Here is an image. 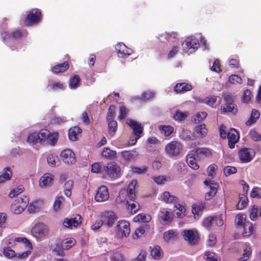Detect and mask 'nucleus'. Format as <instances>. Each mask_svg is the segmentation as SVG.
<instances>
[{
  "mask_svg": "<svg viewBox=\"0 0 261 261\" xmlns=\"http://www.w3.org/2000/svg\"><path fill=\"white\" fill-rule=\"evenodd\" d=\"M183 149L182 144L178 141H172L167 143L165 147L166 154L170 157L179 156Z\"/></svg>",
  "mask_w": 261,
  "mask_h": 261,
  "instance_id": "nucleus-1",
  "label": "nucleus"
},
{
  "mask_svg": "<svg viewBox=\"0 0 261 261\" xmlns=\"http://www.w3.org/2000/svg\"><path fill=\"white\" fill-rule=\"evenodd\" d=\"M128 125L132 128L133 134L135 138H130L128 143L130 145H135L137 140L139 139L143 134L144 127L143 125L133 119L128 120Z\"/></svg>",
  "mask_w": 261,
  "mask_h": 261,
  "instance_id": "nucleus-2",
  "label": "nucleus"
},
{
  "mask_svg": "<svg viewBox=\"0 0 261 261\" xmlns=\"http://www.w3.org/2000/svg\"><path fill=\"white\" fill-rule=\"evenodd\" d=\"M29 198L25 196L17 197L11 205V211L15 214L21 213L27 207Z\"/></svg>",
  "mask_w": 261,
  "mask_h": 261,
  "instance_id": "nucleus-3",
  "label": "nucleus"
},
{
  "mask_svg": "<svg viewBox=\"0 0 261 261\" xmlns=\"http://www.w3.org/2000/svg\"><path fill=\"white\" fill-rule=\"evenodd\" d=\"M103 171L108 177L112 180L117 179L121 176V168L114 162L108 163L104 166Z\"/></svg>",
  "mask_w": 261,
  "mask_h": 261,
  "instance_id": "nucleus-4",
  "label": "nucleus"
},
{
  "mask_svg": "<svg viewBox=\"0 0 261 261\" xmlns=\"http://www.w3.org/2000/svg\"><path fill=\"white\" fill-rule=\"evenodd\" d=\"M225 103L221 107V113H236L238 111L237 106L234 103V97L227 94L224 95Z\"/></svg>",
  "mask_w": 261,
  "mask_h": 261,
  "instance_id": "nucleus-5",
  "label": "nucleus"
},
{
  "mask_svg": "<svg viewBox=\"0 0 261 261\" xmlns=\"http://www.w3.org/2000/svg\"><path fill=\"white\" fill-rule=\"evenodd\" d=\"M24 20L25 25H32L39 23L42 17L41 11L37 8L33 9L29 11Z\"/></svg>",
  "mask_w": 261,
  "mask_h": 261,
  "instance_id": "nucleus-6",
  "label": "nucleus"
},
{
  "mask_svg": "<svg viewBox=\"0 0 261 261\" xmlns=\"http://www.w3.org/2000/svg\"><path fill=\"white\" fill-rule=\"evenodd\" d=\"M183 49L186 53H192L195 52L199 47V40L196 37H189L182 43Z\"/></svg>",
  "mask_w": 261,
  "mask_h": 261,
  "instance_id": "nucleus-7",
  "label": "nucleus"
},
{
  "mask_svg": "<svg viewBox=\"0 0 261 261\" xmlns=\"http://www.w3.org/2000/svg\"><path fill=\"white\" fill-rule=\"evenodd\" d=\"M255 155L253 149L248 148H241L238 151V155L241 163H248L250 162Z\"/></svg>",
  "mask_w": 261,
  "mask_h": 261,
  "instance_id": "nucleus-8",
  "label": "nucleus"
},
{
  "mask_svg": "<svg viewBox=\"0 0 261 261\" xmlns=\"http://www.w3.org/2000/svg\"><path fill=\"white\" fill-rule=\"evenodd\" d=\"M115 49L118 57L121 58H127L133 53L131 48L127 47L122 43H119L116 44Z\"/></svg>",
  "mask_w": 261,
  "mask_h": 261,
  "instance_id": "nucleus-9",
  "label": "nucleus"
},
{
  "mask_svg": "<svg viewBox=\"0 0 261 261\" xmlns=\"http://www.w3.org/2000/svg\"><path fill=\"white\" fill-rule=\"evenodd\" d=\"M60 156L63 161L66 164H73L76 162L75 154L70 149L63 150L61 152Z\"/></svg>",
  "mask_w": 261,
  "mask_h": 261,
  "instance_id": "nucleus-10",
  "label": "nucleus"
},
{
  "mask_svg": "<svg viewBox=\"0 0 261 261\" xmlns=\"http://www.w3.org/2000/svg\"><path fill=\"white\" fill-rule=\"evenodd\" d=\"M117 228L118 234H120L121 237H127L130 233V226L128 221L125 220L119 221L117 225Z\"/></svg>",
  "mask_w": 261,
  "mask_h": 261,
  "instance_id": "nucleus-11",
  "label": "nucleus"
},
{
  "mask_svg": "<svg viewBox=\"0 0 261 261\" xmlns=\"http://www.w3.org/2000/svg\"><path fill=\"white\" fill-rule=\"evenodd\" d=\"M109 198L108 188L105 186H100L97 190L95 199L97 202H103Z\"/></svg>",
  "mask_w": 261,
  "mask_h": 261,
  "instance_id": "nucleus-12",
  "label": "nucleus"
},
{
  "mask_svg": "<svg viewBox=\"0 0 261 261\" xmlns=\"http://www.w3.org/2000/svg\"><path fill=\"white\" fill-rule=\"evenodd\" d=\"M228 144L230 148L234 147L235 144L239 141L240 136L239 133L234 128H231L227 133Z\"/></svg>",
  "mask_w": 261,
  "mask_h": 261,
  "instance_id": "nucleus-13",
  "label": "nucleus"
},
{
  "mask_svg": "<svg viewBox=\"0 0 261 261\" xmlns=\"http://www.w3.org/2000/svg\"><path fill=\"white\" fill-rule=\"evenodd\" d=\"M48 231L47 227L42 223H38L32 228V233L36 238L45 235Z\"/></svg>",
  "mask_w": 261,
  "mask_h": 261,
  "instance_id": "nucleus-14",
  "label": "nucleus"
},
{
  "mask_svg": "<svg viewBox=\"0 0 261 261\" xmlns=\"http://www.w3.org/2000/svg\"><path fill=\"white\" fill-rule=\"evenodd\" d=\"M81 219V216L76 214L73 218L65 219L63 221V225L68 228H71L72 227H76L81 224L82 221Z\"/></svg>",
  "mask_w": 261,
  "mask_h": 261,
  "instance_id": "nucleus-15",
  "label": "nucleus"
},
{
  "mask_svg": "<svg viewBox=\"0 0 261 261\" xmlns=\"http://www.w3.org/2000/svg\"><path fill=\"white\" fill-rule=\"evenodd\" d=\"M134 199H130L126 189H122L120 191L118 196L116 198V202L117 204L124 203L125 205L126 203H128L129 200L132 201Z\"/></svg>",
  "mask_w": 261,
  "mask_h": 261,
  "instance_id": "nucleus-16",
  "label": "nucleus"
},
{
  "mask_svg": "<svg viewBox=\"0 0 261 261\" xmlns=\"http://www.w3.org/2000/svg\"><path fill=\"white\" fill-rule=\"evenodd\" d=\"M172 214L167 208H162L159 212V220L165 224L171 222L172 220Z\"/></svg>",
  "mask_w": 261,
  "mask_h": 261,
  "instance_id": "nucleus-17",
  "label": "nucleus"
},
{
  "mask_svg": "<svg viewBox=\"0 0 261 261\" xmlns=\"http://www.w3.org/2000/svg\"><path fill=\"white\" fill-rule=\"evenodd\" d=\"M185 240L189 241L191 244H195L198 241V237L197 233H195L192 230H184L182 231Z\"/></svg>",
  "mask_w": 261,
  "mask_h": 261,
  "instance_id": "nucleus-18",
  "label": "nucleus"
},
{
  "mask_svg": "<svg viewBox=\"0 0 261 261\" xmlns=\"http://www.w3.org/2000/svg\"><path fill=\"white\" fill-rule=\"evenodd\" d=\"M17 243L22 244L23 246H25L27 243L30 244L29 241L25 238H16L15 239H10L6 241L7 247H9L10 248L16 245Z\"/></svg>",
  "mask_w": 261,
  "mask_h": 261,
  "instance_id": "nucleus-19",
  "label": "nucleus"
},
{
  "mask_svg": "<svg viewBox=\"0 0 261 261\" xmlns=\"http://www.w3.org/2000/svg\"><path fill=\"white\" fill-rule=\"evenodd\" d=\"M193 88L191 84L186 83H177L174 87V91L177 93H184L192 90Z\"/></svg>",
  "mask_w": 261,
  "mask_h": 261,
  "instance_id": "nucleus-20",
  "label": "nucleus"
},
{
  "mask_svg": "<svg viewBox=\"0 0 261 261\" xmlns=\"http://www.w3.org/2000/svg\"><path fill=\"white\" fill-rule=\"evenodd\" d=\"M82 132V129L78 126H74L68 130V138L72 141H75L78 139V136Z\"/></svg>",
  "mask_w": 261,
  "mask_h": 261,
  "instance_id": "nucleus-21",
  "label": "nucleus"
},
{
  "mask_svg": "<svg viewBox=\"0 0 261 261\" xmlns=\"http://www.w3.org/2000/svg\"><path fill=\"white\" fill-rule=\"evenodd\" d=\"M194 133L196 137L203 138L207 135V129L205 127V125L202 124L196 126Z\"/></svg>",
  "mask_w": 261,
  "mask_h": 261,
  "instance_id": "nucleus-22",
  "label": "nucleus"
},
{
  "mask_svg": "<svg viewBox=\"0 0 261 261\" xmlns=\"http://www.w3.org/2000/svg\"><path fill=\"white\" fill-rule=\"evenodd\" d=\"M54 175L50 173H45L40 179L39 185L41 187L49 186L53 180Z\"/></svg>",
  "mask_w": 261,
  "mask_h": 261,
  "instance_id": "nucleus-23",
  "label": "nucleus"
},
{
  "mask_svg": "<svg viewBox=\"0 0 261 261\" xmlns=\"http://www.w3.org/2000/svg\"><path fill=\"white\" fill-rule=\"evenodd\" d=\"M81 79L79 75L75 74L70 77L69 80V87L71 89H76L80 85Z\"/></svg>",
  "mask_w": 261,
  "mask_h": 261,
  "instance_id": "nucleus-24",
  "label": "nucleus"
},
{
  "mask_svg": "<svg viewBox=\"0 0 261 261\" xmlns=\"http://www.w3.org/2000/svg\"><path fill=\"white\" fill-rule=\"evenodd\" d=\"M69 67L68 61H65L63 63L55 65L51 69V71L56 73L63 72L68 69Z\"/></svg>",
  "mask_w": 261,
  "mask_h": 261,
  "instance_id": "nucleus-25",
  "label": "nucleus"
},
{
  "mask_svg": "<svg viewBox=\"0 0 261 261\" xmlns=\"http://www.w3.org/2000/svg\"><path fill=\"white\" fill-rule=\"evenodd\" d=\"M195 154L198 158L201 157H211L213 153L209 148H198L195 150Z\"/></svg>",
  "mask_w": 261,
  "mask_h": 261,
  "instance_id": "nucleus-26",
  "label": "nucleus"
},
{
  "mask_svg": "<svg viewBox=\"0 0 261 261\" xmlns=\"http://www.w3.org/2000/svg\"><path fill=\"white\" fill-rule=\"evenodd\" d=\"M22 37V33L19 30H16L11 33H8L4 37V41L7 42L8 39L17 40Z\"/></svg>",
  "mask_w": 261,
  "mask_h": 261,
  "instance_id": "nucleus-27",
  "label": "nucleus"
},
{
  "mask_svg": "<svg viewBox=\"0 0 261 261\" xmlns=\"http://www.w3.org/2000/svg\"><path fill=\"white\" fill-rule=\"evenodd\" d=\"M136 153L135 150H125L121 152V156L124 161L129 162L135 159Z\"/></svg>",
  "mask_w": 261,
  "mask_h": 261,
  "instance_id": "nucleus-28",
  "label": "nucleus"
},
{
  "mask_svg": "<svg viewBox=\"0 0 261 261\" xmlns=\"http://www.w3.org/2000/svg\"><path fill=\"white\" fill-rule=\"evenodd\" d=\"M205 205L203 203H198L192 206V213L195 218H199L201 215L202 212L204 208Z\"/></svg>",
  "mask_w": 261,
  "mask_h": 261,
  "instance_id": "nucleus-29",
  "label": "nucleus"
},
{
  "mask_svg": "<svg viewBox=\"0 0 261 261\" xmlns=\"http://www.w3.org/2000/svg\"><path fill=\"white\" fill-rule=\"evenodd\" d=\"M259 112L256 109H253L252 110L250 118L246 122V124L247 126H251L252 124H254L256 122L257 119L259 118Z\"/></svg>",
  "mask_w": 261,
  "mask_h": 261,
  "instance_id": "nucleus-30",
  "label": "nucleus"
},
{
  "mask_svg": "<svg viewBox=\"0 0 261 261\" xmlns=\"http://www.w3.org/2000/svg\"><path fill=\"white\" fill-rule=\"evenodd\" d=\"M159 129L162 135L166 137L170 136L174 131V128L170 125H161L159 126Z\"/></svg>",
  "mask_w": 261,
  "mask_h": 261,
  "instance_id": "nucleus-31",
  "label": "nucleus"
},
{
  "mask_svg": "<svg viewBox=\"0 0 261 261\" xmlns=\"http://www.w3.org/2000/svg\"><path fill=\"white\" fill-rule=\"evenodd\" d=\"M108 122V133L111 137L115 136L117 129V122L116 121L111 120L107 121Z\"/></svg>",
  "mask_w": 261,
  "mask_h": 261,
  "instance_id": "nucleus-32",
  "label": "nucleus"
},
{
  "mask_svg": "<svg viewBox=\"0 0 261 261\" xmlns=\"http://www.w3.org/2000/svg\"><path fill=\"white\" fill-rule=\"evenodd\" d=\"M137 184V180L136 179L133 180L128 185L127 189H126L127 192L129 195L130 199L136 197L135 188Z\"/></svg>",
  "mask_w": 261,
  "mask_h": 261,
  "instance_id": "nucleus-33",
  "label": "nucleus"
},
{
  "mask_svg": "<svg viewBox=\"0 0 261 261\" xmlns=\"http://www.w3.org/2000/svg\"><path fill=\"white\" fill-rule=\"evenodd\" d=\"M12 176V171L9 167H6L3 169L2 174L0 175V183L5 182L10 179Z\"/></svg>",
  "mask_w": 261,
  "mask_h": 261,
  "instance_id": "nucleus-34",
  "label": "nucleus"
},
{
  "mask_svg": "<svg viewBox=\"0 0 261 261\" xmlns=\"http://www.w3.org/2000/svg\"><path fill=\"white\" fill-rule=\"evenodd\" d=\"M243 231L242 234L244 237L250 236L253 231V227L251 223L250 222H246L242 227Z\"/></svg>",
  "mask_w": 261,
  "mask_h": 261,
  "instance_id": "nucleus-35",
  "label": "nucleus"
},
{
  "mask_svg": "<svg viewBox=\"0 0 261 261\" xmlns=\"http://www.w3.org/2000/svg\"><path fill=\"white\" fill-rule=\"evenodd\" d=\"M149 228L148 225L145 224L144 226H142L138 228L135 233L133 235V238L134 239H137L139 238L142 234L148 230Z\"/></svg>",
  "mask_w": 261,
  "mask_h": 261,
  "instance_id": "nucleus-36",
  "label": "nucleus"
},
{
  "mask_svg": "<svg viewBox=\"0 0 261 261\" xmlns=\"http://www.w3.org/2000/svg\"><path fill=\"white\" fill-rule=\"evenodd\" d=\"M127 209L132 214L136 213L139 210V205L135 201L134 199L132 201H128V203L125 205Z\"/></svg>",
  "mask_w": 261,
  "mask_h": 261,
  "instance_id": "nucleus-37",
  "label": "nucleus"
},
{
  "mask_svg": "<svg viewBox=\"0 0 261 261\" xmlns=\"http://www.w3.org/2000/svg\"><path fill=\"white\" fill-rule=\"evenodd\" d=\"M49 86L52 91H56L59 90H65V86L64 83L61 81H54L49 83Z\"/></svg>",
  "mask_w": 261,
  "mask_h": 261,
  "instance_id": "nucleus-38",
  "label": "nucleus"
},
{
  "mask_svg": "<svg viewBox=\"0 0 261 261\" xmlns=\"http://www.w3.org/2000/svg\"><path fill=\"white\" fill-rule=\"evenodd\" d=\"M76 244V241L73 238L66 239L61 242V246L65 250H68Z\"/></svg>",
  "mask_w": 261,
  "mask_h": 261,
  "instance_id": "nucleus-39",
  "label": "nucleus"
},
{
  "mask_svg": "<svg viewBox=\"0 0 261 261\" xmlns=\"http://www.w3.org/2000/svg\"><path fill=\"white\" fill-rule=\"evenodd\" d=\"M240 201L237 205V208L241 210L246 207L248 204V200L247 195L245 194H241L239 195Z\"/></svg>",
  "mask_w": 261,
  "mask_h": 261,
  "instance_id": "nucleus-40",
  "label": "nucleus"
},
{
  "mask_svg": "<svg viewBox=\"0 0 261 261\" xmlns=\"http://www.w3.org/2000/svg\"><path fill=\"white\" fill-rule=\"evenodd\" d=\"M73 181L72 180L66 181L64 186V192L65 195L69 197L71 195V190L73 188Z\"/></svg>",
  "mask_w": 261,
  "mask_h": 261,
  "instance_id": "nucleus-41",
  "label": "nucleus"
},
{
  "mask_svg": "<svg viewBox=\"0 0 261 261\" xmlns=\"http://www.w3.org/2000/svg\"><path fill=\"white\" fill-rule=\"evenodd\" d=\"M187 162L190 168L194 170L199 168V165L196 162V159L192 154H188L187 156Z\"/></svg>",
  "mask_w": 261,
  "mask_h": 261,
  "instance_id": "nucleus-42",
  "label": "nucleus"
},
{
  "mask_svg": "<svg viewBox=\"0 0 261 261\" xmlns=\"http://www.w3.org/2000/svg\"><path fill=\"white\" fill-rule=\"evenodd\" d=\"M252 250L251 247L246 246L243 250V253L242 256L238 259L239 261L247 260L251 255Z\"/></svg>",
  "mask_w": 261,
  "mask_h": 261,
  "instance_id": "nucleus-43",
  "label": "nucleus"
},
{
  "mask_svg": "<svg viewBox=\"0 0 261 261\" xmlns=\"http://www.w3.org/2000/svg\"><path fill=\"white\" fill-rule=\"evenodd\" d=\"M162 199L167 203H172L177 200V198L171 195L169 192H164L162 196Z\"/></svg>",
  "mask_w": 261,
  "mask_h": 261,
  "instance_id": "nucleus-44",
  "label": "nucleus"
},
{
  "mask_svg": "<svg viewBox=\"0 0 261 261\" xmlns=\"http://www.w3.org/2000/svg\"><path fill=\"white\" fill-rule=\"evenodd\" d=\"M218 97L216 96H212L210 97H205L203 99V102L208 106H210L212 108L216 107V101L217 100Z\"/></svg>",
  "mask_w": 261,
  "mask_h": 261,
  "instance_id": "nucleus-45",
  "label": "nucleus"
},
{
  "mask_svg": "<svg viewBox=\"0 0 261 261\" xmlns=\"http://www.w3.org/2000/svg\"><path fill=\"white\" fill-rule=\"evenodd\" d=\"M49 131L46 129H41L38 135V139L39 142L44 143L46 141V139L47 137V135H49Z\"/></svg>",
  "mask_w": 261,
  "mask_h": 261,
  "instance_id": "nucleus-46",
  "label": "nucleus"
},
{
  "mask_svg": "<svg viewBox=\"0 0 261 261\" xmlns=\"http://www.w3.org/2000/svg\"><path fill=\"white\" fill-rule=\"evenodd\" d=\"M176 232L173 230H169L164 233V239L166 242L174 240L176 238Z\"/></svg>",
  "mask_w": 261,
  "mask_h": 261,
  "instance_id": "nucleus-47",
  "label": "nucleus"
},
{
  "mask_svg": "<svg viewBox=\"0 0 261 261\" xmlns=\"http://www.w3.org/2000/svg\"><path fill=\"white\" fill-rule=\"evenodd\" d=\"M151 219L150 215H146L143 213L140 214L134 218V221L136 222H149Z\"/></svg>",
  "mask_w": 261,
  "mask_h": 261,
  "instance_id": "nucleus-48",
  "label": "nucleus"
},
{
  "mask_svg": "<svg viewBox=\"0 0 261 261\" xmlns=\"http://www.w3.org/2000/svg\"><path fill=\"white\" fill-rule=\"evenodd\" d=\"M59 135L57 133L51 134L49 132V135L46 139V141L50 145H54L58 141Z\"/></svg>",
  "mask_w": 261,
  "mask_h": 261,
  "instance_id": "nucleus-49",
  "label": "nucleus"
},
{
  "mask_svg": "<svg viewBox=\"0 0 261 261\" xmlns=\"http://www.w3.org/2000/svg\"><path fill=\"white\" fill-rule=\"evenodd\" d=\"M3 253L6 257L12 258L16 256L15 251L10 248L9 247H6L3 248Z\"/></svg>",
  "mask_w": 261,
  "mask_h": 261,
  "instance_id": "nucleus-50",
  "label": "nucleus"
},
{
  "mask_svg": "<svg viewBox=\"0 0 261 261\" xmlns=\"http://www.w3.org/2000/svg\"><path fill=\"white\" fill-rule=\"evenodd\" d=\"M102 156L112 159L116 154V152L114 151L111 150L108 147H105L101 153Z\"/></svg>",
  "mask_w": 261,
  "mask_h": 261,
  "instance_id": "nucleus-51",
  "label": "nucleus"
},
{
  "mask_svg": "<svg viewBox=\"0 0 261 261\" xmlns=\"http://www.w3.org/2000/svg\"><path fill=\"white\" fill-rule=\"evenodd\" d=\"M205 185L208 188L209 191H211V193L216 195L217 192V186L215 183L212 182L211 181L205 180L204 181Z\"/></svg>",
  "mask_w": 261,
  "mask_h": 261,
  "instance_id": "nucleus-52",
  "label": "nucleus"
},
{
  "mask_svg": "<svg viewBox=\"0 0 261 261\" xmlns=\"http://www.w3.org/2000/svg\"><path fill=\"white\" fill-rule=\"evenodd\" d=\"M151 255L156 259L160 258L162 256L161 248L160 246H155L151 251Z\"/></svg>",
  "mask_w": 261,
  "mask_h": 261,
  "instance_id": "nucleus-53",
  "label": "nucleus"
},
{
  "mask_svg": "<svg viewBox=\"0 0 261 261\" xmlns=\"http://www.w3.org/2000/svg\"><path fill=\"white\" fill-rule=\"evenodd\" d=\"M116 107L114 105H111L108 109L106 119L107 121L113 120L115 115Z\"/></svg>",
  "mask_w": 261,
  "mask_h": 261,
  "instance_id": "nucleus-54",
  "label": "nucleus"
},
{
  "mask_svg": "<svg viewBox=\"0 0 261 261\" xmlns=\"http://www.w3.org/2000/svg\"><path fill=\"white\" fill-rule=\"evenodd\" d=\"M103 218H104V220L106 221L107 225L109 227L112 226L116 218L114 214H111L110 215L105 216Z\"/></svg>",
  "mask_w": 261,
  "mask_h": 261,
  "instance_id": "nucleus-55",
  "label": "nucleus"
},
{
  "mask_svg": "<svg viewBox=\"0 0 261 261\" xmlns=\"http://www.w3.org/2000/svg\"><path fill=\"white\" fill-rule=\"evenodd\" d=\"M245 222V218L244 215L238 214L236 216L235 223L238 226L243 227Z\"/></svg>",
  "mask_w": 261,
  "mask_h": 261,
  "instance_id": "nucleus-56",
  "label": "nucleus"
},
{
  "mask_svg": "<svg viewBox=\"0 0 261 261\" xmlns=\"http://www.w3.org/2000/svg\"><path fill=\"white\" fill-rule=\"evenodd\" d=\"M38 141V135L37 133H33L30 134L28 137L27 142L32 145Z\"/></svg>",
  "mask_w": 261,
  "mask_h": 261,
  "instance_id": "nucleus-57",
  "label": "nucleus"
},
{
  "mask_svg": "<svg viewBox=\"0 0 261 261\" xmlns=\"http://www.w3.org/2000/svg\"><path fill=\"white\" fill-rule=\"evenodd\" d=\"M237 169L235 167L226 166L224 168V174L225 176H228L237 172Z\"/></svg>",
  "mask_w": 261,
  "mask_h": 261,
  "instance_id": "nucleus-58",
  "label": "nucleus"
},
{
  "mask_svg": "<svg viewBox=\"0 0 261 261\" xmlns=\"http://www.w3.org/2000/svg\"><path fill=\"white\" fill-rule=\"evenodd\" d=\"M179 136L181 139L185 141H190L193 139L191 133L188 130H183L180 134Z\"/></svg>",
  "mask_w": 261,
  "mask_h": 261,
  "instance_id": "nucleus-59",
  "label": "nucleus"
},
{
  "mask_svg": "<svg viewBox=\"0 0 261 261\" xmlns=\"http://www.w3.org/2000/svg\"><path fill=\"white\" fill-rule=\"evenodd\" d=\"M250 196L253 198H261V188L254 187L252 189Z\"/></svg>",
  "mask_w": 261,
  "mask_h": 261,
  "instance_id": "nucleus-60",
  "label": "nucleus"
},
{
  "mask_svg": "<svg viewBox=\"0 0 261 261\" xmlns=\"http://www.w3.org/2000/svg\"><path fill=\"white\" fill-rule=\"evenodd\" d=\"M250 138L254 141H261V134H259L255 130H251L249 133Z\"/></svg>",
  "mask_w": 261,
  "mask_h": 261,
  "instance_id": "nucleus-61",
  "label": "nucleus"
},
{
  "mask_svg": "<svg viewBox=\"0 0 261 261\" xmlns=\"http://www.w3.org/2000/svg\"><path fill=\"white\" fill-rule=\"evenodd\" d=\"M187 117V114L180 111H177L174 115V119L177 121H182L185 120Z\"/></svg>",
  "mask_w": 261,
  "mask_h": 261,
  "instance_id": "nucleus-62",
  "label": "nucleus"
},
{
  "mask_svg": "<svg viewBox=\"0 0 261 261\" xmlns=\"http://www.w3.org/2000/svg\"><path fill=\"white\" fill-rule=\"evenodd\" d=\"M58 160V156L53 154H49L47 156L48 164L52 167H54L56 164V160Z\"/></svg>",
  "mask_w": 261,
  "mask_h": 261,
  "instance_id": "nucleus-63",
  "label": "nucleus"
},
{
  "mask_svg": "<svg viewBox=\"0 0 261 261\" xmlns=\"http://www.w3.org/2000/svg\"><path fill=\"white\" fill-rule=\"evenodd\" d=\"M213 223L215 224L217 226H221L223 225L224 222L222 219V215L213 216H212Z\"/></svg>",
  "mask_w": 261,
  "mask_h": 261,
  "instance_id": "nucleus-64",
  "label": "nucleus"
}]
</instances>
